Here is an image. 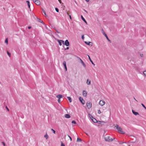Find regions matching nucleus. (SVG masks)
Masks as SVG:
<instances>
[{
  "label": "nucleus",
  "instance_id": "nucleus-19",
  "mask_svg": "<svg viewBox=\"0 0 146 146\" xmlns=\"http://www.w3.org/2000/svg\"><path fill=\"white\" fill-rule=\"evenodd\" d=\"M65 117L67 118H70V116L69 114H66L65 115Z\"/></svg>",
  "mask_w": 146,
  "mask_h": 146
},
{
  "label": "nucleus",
  "instance_id": "nucleus-6",
  "mask_svg": "<svg viewBox=\"0 0 146 146\" xmlns=\"http://www.w3.org/2000/svg\"><path fill=\"white\" fill-rule=\"evenodd\" d=\"M64 45H65L67 46H68L69 45V42L68 40H65V42H64Z\"/></svg>",
  "mask_w": 146,
  "mask_h": 146
},
{
  "label": "nucleus",
  "instance_id": "nucleus-44",
  "mask_svg": "<svg viewBox=\"0 0 146 146\" xmlns=\"http://www.w3.org/2000/svg\"><path fill=\"white\" fill-rule=\"evenodd\" d=\"M140 56L141 57H142L143 56V54H140Z\"/></svg>",
  "mask_w": 146,
  "mask_h": 146
},
{
  "label": "nucleus",
  "instance_id": "nucleus-5",
  "mask_svg": "<svg viewBox=\"0 0 146 146\" xmlns=\"http://www.w3.org/2000/svg\"><path fill=\"white\" fill-rule=\"evenodd\" d=\"M105 103V102L103 100H101L100 101L99 104L100 105L103 106L104 105Z\"/></svg>",
  "mask_w": 146,
  "mask_h": 146
},
{
  "label": "nucleus",
  "instance_id": "nucleus-45",
  "mask_svg": "<svg viewBox=\"0 0 146 146\" xmlns=\"http://www.w3.org/2000/svg\"><path fill=\"white\" fill-rule=\"evenodd\" d=\"M31 26H29L28 27V28L29 29H31Z\"/></svg>",
  "mask_w": 146,
  "mask_h": 146
},
{
  "label": "nucleus",
  "instance_id": "nucleus-27",
  "mask_svg": "<svg viewBox=\"0 0 146 146\" xmlns=\"http://www.w3.org/2000/svg\"><path fill=\"white\" fill-rule=\"evenodd\" d=\"M42 10L43 13L44 14L45 16L47 17V16L46 13L45 11L43 9H42Z\"/></svg>",
  "mask_w": 146,
  "mask_h": 146
},
{
  "label": "nucleus",
  "instance_id": "nucleus-18",
  "mask_svg": "<svg viewBox=\"0 0 146 146\" xmlns=\"http://www.w3.org/2000/svg\"><path fill=\"white\" fill-rule=\"evenodd\" d=\"M81 18L82 20L87 24V22L85 20V19L83 17L82 15H81Z\"/></svg>",
  "mask_w": 146,
  "mask_h": 146
},
{
  "label": "nucleus",
  "instance_id": "nucleus-47",
  "mask_svg": "<svg viewBox=\"0 0 146 146\" xmlns=\"http://www.w3.org/2000/svg\"><path fill=\"white\" fill-rule=\"evenodd\" d=\"M28 7L29 8V9H30V5H28Z\"/></svg>",
  "mask_w": 146,
  "mask_h": 146
},
{
  "label": "nucleus",
  "instance_id": "nucleus-37",
  "mask_svg": "<svg viewBox=\"0 0 146 146\" xmlns=\"http://www.w3.org/2000/svg\"><path fill=\"white\" fill-rule=\"evenodd\" d=\"M61 100H60V99L58 98V102L59 103H60Z\"/></svg>",
  "mask_w": 146,
  "mask_h": 146
},
{
  "label": "nucleus",
  "instance_id": "nucleus-36",
  "mask_svg": "<svg viewBox=\"0 0 146 146\" xmlns=\"http://www.w3.org/2000/svg\"><path fill=\"white\" fill-rule=\"evenodd\" d=\"M143 74L144 75L146 76V71H144L143 72Z\"/></svg>",
  "mask_w": 146,
  "mask_h": 146
},
{
  "label": "nucleus",
  "instance_id": "nucleus-33",
  "mask_svg": "<svg viewBox=\"0 0 146 146\" xmlns=\"http://www.w3.org/2000/svg\"><path fill=\"white\" fill-rule=\"evenodd\" d=\"M55 9L56 11L57 12H59V9H58V8H55Z\"/></svg>",
  "mask_w": 146,
  "mask_h": 146
},
{
  "label": "nucleus",
  "instance_id": "nucleus-9",
  "mask_svg": "<svg viewBox=\"0 0 146 146\" xmlns=\"http://www.w3.org/2000/svg\"><path fill=\"white\" fill-rule=\"evenodd\" d=\"M63 66L65 69L66 71H67V68L66 65V62L65 61H63Z\"/></svg>",
  "mask_w": 146,
  "mask_h": 146
},
{
  "label": "nucleus",
  "instance_id": "nucleus-2",
  "mask_svg": "<svg viewBox=\"0 0 146 146\" xmlns=\"http://www.w3.org/2000/svg\"><path fill=\"white\" fill-rule=\"evenodd\" d=\"M115 139V138L113 139L110 138V137L109 136H108L107 137H104V139L106 141H108V142H111L114 139Z\"/></svg>",
  "mask_w": 146,
  "mask_h": 146
},
{
  "label": "nucleus",
  "instance_id": "nucleus-55",
  "mask_svg": "<svg viewBox=\"0 0 146 146\" xmlns=\"http://www.w3.org/2000/svg\"><path fill=\"white\" fill-rule=\"evenodd\" d=\"M64 7H65V6H64Z\"/></svg>",
  "mask_w": 146,
  "mask_h": 146
},
{
  "label": "nucleus",
  "instance_id": "nucleus-25",
  "mask_svg": "<svg viewBox=\"0 0 146 146\" xmlns=\"http://www.w3.org/2000/svg\"><path fill=\"white\" fill-rule=\"evenodd\" d=\"M5 42L7 44H8V38H6L5 40Z\"/></svg>",
  "mask_w": 146,
  "mask_h": 146
},
{
  "label": "nucleus",
  "instance_id": "nucleus-46",
  "mask_svg": "<svg viewBox=\"0 0 146 146\" xmlns=\"http://www.w3.org/2000/svg\"><path fill=\"white\" fill-rule=\"evenodd\" d=\"M6 109L8 111H9V109H8V108H7V106H6Z\"/></svg>",
  "mask_w": 146,
  "mask_h": 146
},
{
  "label": "nucleus",
  "instance_id": "nucleus-7",
  "mask_svg": "<svg viewBox=\"0 0 146 146\" xmlns=\"http://www.w3.org/2000/svg\"><path fill=\"white\" fill-rule=\"evenodd\" d=\"M103 35H104V36H105V37H106L107 39L109 41L110 43H111V41L109 39L107 35H106V33H105L104 32V31H103Z\"/></svg>",
  "mask_w": 146,
  "mask_h": 146
},
{
  "label": "nucleus",
  "instance_id": "nucleus-34",
  "mask_svg": "<svg viewBox=\"0 0 146 146\" xmlns=\"http://www.w3.org/2000/svg\"><path fill=\"white\" fill-rule=\"evenodd\" d=\"M72 123H74V124H76V122L74 120H73L72 122Z\"/></svg>",
  "mask_w": 146,
  "mask_h": 146
},
{
  "label": "nucleus",
  "instance_id": "nucleus-53",
  "mask_svg": "<svg viewBox=\"0 0 146 146\" xmlns=\"http://www.w3.org/2000/svg\"><path fill=\"white\" fill-rule=\"evenodd\" d=\"M84 11L86 12V13H87V12L85 10H84Z\"/></svg>",
  "mask_w": 146,
  "mask_h": 146
},
{
  "label": "nucleus",
  "instance_id": "nucleus-10",
  "mask_svg": "<svg viewBox=\"0 0 146 146\" xmlns=\"http://www.w3.org/2000/svg\"><path fill=\"white\" fill-rule=\"evenodd\" d=\"M58 41L60 45H62V43L63 44H64V41L62 40H58Z\"/></svg>",
  "mask_w": 146,
  "mask_h": 146
},
{
  "label": "nucleus",
  "instance_id": "nucleus-28",
  "mask_svg": "<svg viewBox=\"0 0 146 146\" xmlns=\"http://www.w3.org/2000/svg\"><path fill=\"white\" fill-rule=\"evenodd\" d=\"M66 13H67V14L69 16V17L70 18V19L71 20L72 19V18H71V15H69V13H68V12H67Z\"/></svg>",
  "mask_w": 146,
  "mask_h": 146
},
{
  "label": "nucleus",
  "instance_id": "nucleus-16",
  "mask_svg": "<svg viewBox=\"0 0 146 146\" xmlns=\"http://www.w3.org/2000/svg\"><path fill=\"white\" fill-rule=\"evenodd\" d=\"M87 55L88 56V58H89V59L90 60V62L92 63L94 65V66H95V64H94L93 63V61L91 59L90 56L88 55Z\"/></svg>",
  "mask_w": 146,
  "mask_h": 146
},
{
  "label": "nucleus",
  "instance_id": "nucleus-29",
  "mask_svg": "<svg viewBox=\"0 0 146 146\" xmlns=\"http://www.w3.org/2000/svg\"><path fill=\"white\" fill-rule=\"evenodd\" d=\"M89 115L90 117L91 118V119L92 120V119H93V117L90 114H89Z\"/></svg>",
  "mask_w": 146,
  "mask_h": 146
},
{
  "label": "nucleus",
  "instance_id": "nucleus-49",
  "mask_svg": "<svg viewBox=\"0 0 146 146\" xmlns=\"http://www.w3.org/2000/svg\"><path fill=\"white\" fill-rule=\"evenodd\" d=\"M69 48V47H67L65 49V50H68Z\"/></svg>",
  "mask_w": 146,
  "mask_h": 146
},
{
  "label": "nucleus",
  "instance_id": "nucleus-21",
  "mask_svg": "<svg viewBox=\"0 0 146 146\" xmlns=\"http://www.w3.org/2000/svg\"><path fill=\"white\" fill-rule=\"evenodd\" d=\"M37 20L38 21V22H39L42 23V24H44V23L42 21V20H41V19H37Z\"/></svg>",
  "mask_w": 146,
  "mask_h": 146
},
{
  "label": "nucleus",
  "instance_id": "nucleus-43",
  "mask_svg": "<svg viewBox=\"0 0 146 146\" xmlns=\"http://www.w3.org/2000/svg\"><path fill=\"white\" fill-rule=\"evenodd\" d=\"M82 39H84V35H83L82 36Z\"/></svg>",
  "mask_w": 146,
  "mask_h": 146
},
{
  "label": "nucleus",
  "instance_id": "nucleus-41",
  "mask_svg": "<svg viewBox=\"0 0 146 146\" xmlns=\"http://www.w3.org/2000/svg\"><path fill=\"white\" fill-rule=\"evenodd\" d=\"M58 1L60 3H62L61 0H58ZM63 4V3H62V4L61 5L62 6V5Z\"/></svg>",
  "mask_w": 146,
  "mask_h": 146
},
{
  "label": "nucleus",
  "instance_id": "nucleus-42",
  "mask_svg": "<svg viewBox=\"0 0 146 146\" xmlns=\"http://www.w3.org/2000/svg\"><path fill=\"white\" fill-rule=\"evenodd\" d=\"M68 136L70 138V141H71L72 140V138L69 135H68Z\"/></svg>",
  "mask_w": 146,
  "mask_h": 146
},
{
  "label": "nucleus",
  "instance_id": "nucleus-11",
  "mask_svg": "<svg viewBox=\"0 0 146 146\" xmlns=\"http://www.w3.org/2000/svg\"><path fill=\"white\" fill-rule=\"evenodd\" d=\"M87 93L85 90H83V95L84 97H86L87 96Z\"/></svg>",
  "mask_w": 146,
  "mask_h": 146
},
{
  "label": "nucleus",
  "instance_id": "nucleus-50",
  "mask_svg": "<svg viewBox=\"0 0 146 146\" xmlns=\"http://www.w3.org/2000/svg\"><path fill=\"white\" fill-rule=\"evenodd\" d=\"M87 2H89L90 0H85Z\"/></svg>",
  "mask_w": 146,
  "mask_h": 146
},
{
  "label": "nucleus",
  "instance_id": "nucleus-26",
  "mask_svg": "<svg viewBox=\"0 0 146 146\" xmlns=\"http://www.w3.org/2000/svg\"><path fill=\"white\" fill-rule=\"evenodd\" d=\"M44 137L46 138V139H47L48 138V136L47 133H46V134L44 135Z\"/></svg>",
  "mask_w": 146,
  "mask_h": 146
},
{
  "label": "nucleus",
  "instance_id": "nucleus-32",
  "mask_svg": "<svg viewBox=\"0 0 146 146\" xmlns=\"http://www.w3.org/2000/svg\"><path fill=\"white\" fill-rule=\"evenodd\" d=\"M141 105L146 110V107H145V105L143 104H141Z\"/></svg>",
  "mask_w": 146,
  "mask_h": 146
},
{
  "label": "nucleus",
  "instance_id": "nucleus-38",
  "mask_svg": "<svg viewBox=\"0 0 146 146\" xmlns=\"http://www.w3.org/2000/svg\"><path fill=\"white\" fill-rule=\"evenodd\" d=\"M61 146H65V145L62 143V142L61 144Z\"/></svg>",
  "mask_w": 146,
  "mask_h": 146
},
{
  "label": "nucleus",
  "instance_id": "nucleus-48",
  "mask_svg": "<svg viewBox=\"0 0 146 146\" xmlns=\"http://www.w3.org/2000/svg\"><path fill=\"white\" fill-rule=\"evenodd\" d=\"M28 7L29 8V9H30V5H28Z\"/></svg>",
  "mask_w": 146,
  "mask_h": 146
},
{
  "label": "nucleus",
  "instance_id": "nucleus-14",
  "mask_svg": "<svg viewBox=\"0 0 146 146\" xmlns=\"http://www.w3.org/2000/svg\"><path fill=\"white\" fill-rule=\"evenodd\" d=\"M97 123L98 124H100L102 125H104V123H106L105 122H104L103 121H98Z\"/></svg>",
  "mask_w": 146,
  "mask_h": 146
},
{
  "label": "nucleus",
  "instance_id": "nucleus-51",
  "mask_svg": "<svg viewBox=\"0 0 146 146\" xmlns=\"http://www.w3.org/2000/svg\"><path fill=\"white\" fill-rule=\"evenodd\" d=\"M134 100L136 101L137 102V101L136 100V99H135V98L134 97Z\"/></svg>",
  "mask_w": 146,
  "mask_h": 146
},
{
  "label": "nucleus",
  "instance_id": "nucleus-8",
  "mask_svg": "<svg viewBox=\"0 0 146 146\" xmlns=\"http://www.w3.org/2000/svg\"><path fill=\"white\" fill-rule=\"evenodd\" d=\"M85 43L86 44H87L88 45L90 46H91L92 45V42H87L85 41Z\"/></svg>",
  "mask_w": 146,
  "mask_h": 146
},
{
  "label": "nucleus",
  "instance_id": "nucleus-30",
  "mask_svg": "<svg viewBox=\"0 0 146 146\" xmlns=\"http://www.w3.org/2000/svg\"><path fill=\"white\" fill-rule=\"evenodd\" d=\"M51 130L53 132V133H54V134H55V133H56V131L54 130L53 129H51Z\"/></svg>",
  "mask_w": 146,
  "mask_h": 146
},
{
  "label": "nucleus",
  "instance_id": "nucleus-22",
  "mask_svg": "<svg viewBox=\"0 0 146 146\" xmlns=\"http://www.w3.org/2000/svg\"><path fill=\"white\" fill-rule=\"evenodd\" d=\"M57 98H59L60 99V98H62V96L61 95L59 94L58 95L56 96Z\"/></svg>",
  "mask_w": 146,
  "mask_h": 146
},
{
  "label": "nucleus",
  "instance_id": "nucleus-24",
  "mask_svg": "<svg viewBox=\"0 0 146 146\" xmlns=\"http://www.w3.org/2000/svg\"><path fill=\"white\" fill-rule=\"evenodd\" d=\"M82 139L79 138H78L77 139V142H81L82 141Z\"/></svg>",
  "mask_w": 146,
  "mask_h": 146
},
{
  "label": "nucleus",
  "instance_id": "nucleus-31",
  "mask_svg": "<svg viewBox=\"0 0 146 146\" xmlns=\"http://www.w3.org/2000/svg\"><path fill=\"white\" fill-rule=\"evenodd\" d=\"M7 53L8 55L10 57L11 56V54L10 53L8 52V51H7Z\"/></svg>",
  "mask_w": 146,
  "mask_h": 146
},
{
  "label": "nucleus",
  "instance_id": "nucleus-17",
  "mask_svg": "<svg viewBox=\"0 0 146 146\" xmlns=\"http://www.w3.org/2000/svg\"><path fill=\"white\" fill-rule=\"evenodd\" d=\"M92 120L93 122L94 123H96L97 122V123L98 121H97L96 119L94 118V117H93V119H92Z\"/></svg>",
  "mask_w": 146,
  "mask_h": 146
},
{
  "label": "nucleus",
  "instance_id": "nucleus-13",
  "mask_svg": "<svg viewBox=\"0 0 146 146\" xmlns=\"http://www.w3.org/2000/svg\"><path fill=\"white\" fill-rule=\"evenodd\" d=\"M78 58L79 59H80V61H81V63L82 64V65H83V66L84 67H86V65L84 63V62L79 58Z\"/></svg>",
  "mask_w": 146,
  "mask_h": 146
},
{
  "label": "nucleus",
  "instance_id": "nucleus-39",
  "mask_svg": "<svg viewBox=\"0 0 146 146\" xmlns=\"http://www.w3.org/2000/svg\"><path fill=\"white\" fill-rule=\"evenodd\" d=\"M101 113V111L100 110H98V113L100 114Z\"/></svg>",
  "mask_w": 146,
  "mask_h": 146
},
{
  "label": "nucleus",
  "instance_id": "nucleus-1",
  "mask_svg": "<svg viewBox=\"0 0 146 146\" xmlns=\"http://www.w3.org/2000/svg\"><path fill=\"white\" fill-rule=\"evenodd\" d=\"M115 127L119 133L123 134L125 133V132L122 131V128L121 127H119L118 125H116Z\"/></svg>",
  "mask_w": 146,
  "mask_h": 146
},
{
  "label": "nucleus",
  "instance_id": "nucleus-23",
  "mask_svg": "<svg viewBox=\"0 0 146 146\" xmlns=\"http://www.w3.org/2000/svg\"><path fill=\"white\" fill-rule=\"evenodd\" d=\"M67 98L68 99L69 102H72V99L70 97H68Z\"/></svg>",
  "mask_w": 146,
  "mask_h": 146
},
{
  "label": "nucleus",
  "instance_id": "nucleus-35",
  "mask_svg": "<svg viewBox=\"0 0 146 146\" xmlns=\"http://www.w3.org/2000/svg\"><path fill=\"white\" fill-rule=\"evenodd\" d=\"M26 2L27 3L28 5H30V2L29 1H26Z\"/></svg>",
  "mask_w": 146,
  "mask_h": 146
},
{
  "label": "nucleus",
  "instance_id": "nucleus-4",
  "mask_svg": "<svg viewBox=\"0 0 146 146\" xmlns=\"http://www.w3.org/2000/svg\"><path fill=\"white\" fill-rule=\"evenodd\" d=\"M92 104L90 102H87V107L88 109H90L91 108Z\"/></svg>",
  "mask_w": 146,
  "mask_h": 146
},
{
  "label": "nucleus",
  "instance_id": "nucleus-52",
  "mask_svg": "<svg viewBox=\"0 0 146 146\" xmlns=\"http://www.w3.org/2000/svg\"><path fill=\"white\" fill-rule=\"evenodd\" d=\"M56 31L57 33H59V32L58 31H57L56 30Z\"/></svg>",
  "mask_w": 146,
  "mask_h": 146
},
{
  "label": "nucleus",
  "instance_id": "nucleus-20",
  "mask_svg": "<svg viewBox=\"0 0 146 146\" xmlns=\"http://www.w3.org/2000/svg\"><path fill=\"white\" fill-rule=\"evenodd\" d=\"M86 83L88 85H90L91 84V81L90 80L89 81L88 79L87 80Z\"/></svg>",
  "mask_w": 146,
  "mask_h": 146
},
{
  "label": "nucleus",
  "instance_id": "nucleus-3",
  "mask_svg": "<svg viewBox=\"0 0 146 146\" xmlns=\"http://www.w3.org/2000/svg\"><path fill=\"white\" fill-rule=\"evenodd\" d=\"M79 99L80 101L81 102L82 104L83 105H84L85 104V101L84 100H83V98L81 97H80L79 98Z\"/></svg>",
  "mask_w": 146,
  "mask_h": 146
},
{
  "label": "nucleus",
  "instance_id": "nucleus-40",
  "mask_svg": "<svg viewBox=\"0 0 146 146\" xmlns=\"http://www.w3.org/2000/svg\"><path fill=\"white\" fill-rule=\"evenodd\" d=\"M2 143L4 146H5V144L4 142H2Z\"/></svg>",
  "mask_w": 146,
  "mask_h": 146
},
{
  "label": "nucleus",
  "instance_id": "nucleus-12",
  "mask_svg": "<svg viewBox=\"0 0 146 146\" xmlns=\"http://www.w3.org/2000/svg\"><path fill=\"white\" fill-rule=\"evenodd\" d=\"M34 2L35 4L37 5H40V1L39 0H35V1Z\"/></svg>",
  "mask_w": 146,
  "mask_h": 146
},
{
  "label": "nucleus",
  "instance_id": "nucleus-54",
  "mask_svg": "<svg viewBox=\"0 0 146 146\" xmlns=\"http://www.w3.org/2000/svg\"><path fill=\"white\" fill-rule=\"evenodd\" d=\"M115 141H117V139H116V140H115Z\"/></svg>",
  "mask_w": 146,
  "mask_h": 146
},
{
  "label": "nucleus",
  "instance_id": "nucleus-15",
  "mask_svg": "<svg viewBox=\"0 0 146 146\" xmlns=\"http://www.w3.org/2000/svg\"><path fill=\"white\" fill-rule=\"evenodd\" d=\"M132 112L135 115H139V113L135 111L134 110H132Z\"/></svg>",
  "mask_w": 146,
  "mask_h": 146
}]
</instances>
